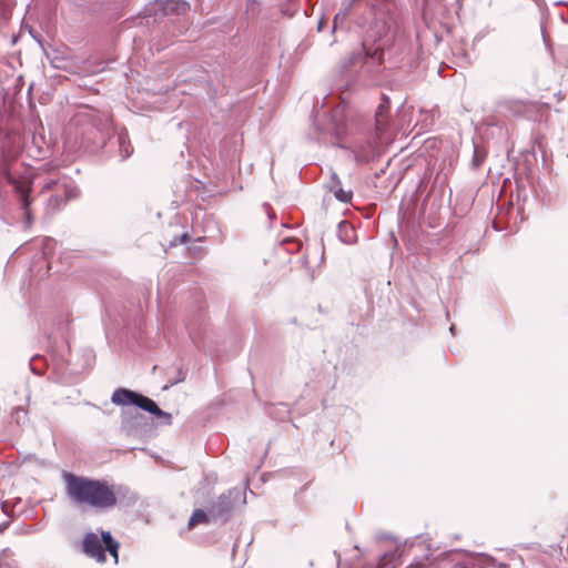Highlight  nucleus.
<instances>
[{"label":"nucleus","instance_id":"nucleus-4","mask_svg":"<svg viewBox=\"0 0 568 568\" xmlns=\"http://www.w3.org/2000/svg\"><path fill=\"white\" fill-rule=\"evenodd\" d=\"M357 2H361V0H344L342 2L341 10L334 16V19H333V24H332L333 32H335L336 29L346 20V18L351 13L353 7ZM362 2L365 3V6L371 10V13H372V20L369 21L368 26L376 18H384L389 23L388 16L394 8L393 0H362Z\"/></svg>","mask_w":568,"mask_h":568},{"label":"nucleus","instance_id":"nucleus-18","mask_svg":"<svg viewBox=\"0 0 568 568\" xmlns=\"http://www.w3.org/2000/svg\"><path fill=\"white\" fill-rule=\"evenodd\" d=\"M334 193V196L337 201L339 202H343V203H348L351 202L352 200V192L351 191H345L342 185L338 186V187H335V190L333 191Z\"/></svg>","mask_w":568,"mask_h":568},{"label":"nucleus","instance_id":"nucleus-5","mask_svg":"<svg viewBox=\"0 0 568 568\" xmlns=\"http://www.w3.org/2000/svg\"><path fill=\"white\" fill-rule=\"evenodd\" d=\"M245 504V491L240 488H232L219 496L217 500L209 508V514L215 520L226 521L237 506Z\"/></svg>","mask_w":568,"mask_h":568},{"label":"nucleus","instance_id":"nucleus-19","mask_svg":"<svg viewBox=\"0 0 568 568\" xmlns=\"http://www.w3.org/2000/svg\"><path fill=\"white\" fill-rule=\"evenodd\" d=\"M486 154L481 152L477 145L474 144V154L471 165L474 169H478L485 161Z\"/></svg>","mask_w":568,"mask_h":568},{"label":"nucleus","instance_id":"nucleus-17","mask_svg":"<svg viewBox=\"0 0 568 568\" xmlns=\"http://www.w3.org/2000/svg\"><path fill=\"white\" fill-rule=\"evenodd\" d=\"M27 410L22 407H14L12 413H11V418L12 420L18 424V425H21V424H24L26 420H27Z\"/></svg>","mask_w":568,"mask_h":568},{"label":"nucleus","instance_id":"nucleus-28","mask_svg":"<svg viewBox=\"0 0 568 568\" xmlns=\"http://www.w3.org/2000/svg\"><path fill=\"white\" fill-rule=\"evenodd\" d=\"M265 209L268 210V205L267 204H264ZM267 215L270 219H273L275 216L274 212L273 211H267Z\"/></svg>","mask_w":568,"mask_h":568},{"label":"nucleus","instance_id":"nucleus-22","mask_svg":"<svg viewBox=\"0 0 568 568\" xmlns=\"http://www.w3.org/2000/svg\"><path fill=\"white\" fill-rule=\"evenodd\" d=\"M260 12V3L257 0H247L246 1V13L255 16Z\"/></svg>","mask_w":568,"mask_h":568},{"label":"nucleus","instance_id":"nucleus-35","mask_svg":"<svg viewBox=\"0 0 568 568\" xmlns=\"http://www.w3.org/2000/svg\"><path fill=\"white\" fill-rule=\"evenodd\" d=\"M180 381H181V379H179V382H180ZM176 383H178V381H176V382H172V383H171V385H175Z\"/></svg>","mask_w":568,"mask_h":568},{"label":"nucleus","instance_id":"nucleus-34","mask_svg":"<svg viewBox=\"0 0 568 568\" xmlns=\"http://www.w3.org/2000/svg\"><path fill=\"white\" fill-rule=\"evenodd\" d=\"M449 331L454 334L455 326H454V325H452V326H450V328H449Z\"/></svg>","mask_w":568,"mask_h":568},{"label":"nucleus","instance_id":"nucleus-20","mask_svg":"<svg viewBox=\"0 0 568 568\" xmlns=\"http://www.w3.org/2000/svg\"><path fill=\"white\" fill-rule=\"evenodd\" d=\"M103 548L114 558V562H118L120 544L115 540L112 544L103 546Z\"/></svg>","mask_w":568,"mask_h":568},{"label":"nucleus","instance_id":"nucleus-29","mask_svg":"<svg viewBox=\"0 0 568 568\" xmlns=\"http://www.w3.org/2000/svg\"><path fill=\"white\" fill-rule=\"evenodd\" d=\"M409 568H424V565L422 562L412 564Z\"/></svg>","mask_w":568,"mask_h":568},{"label":"nucleus","instance_id":"nucleus-26","mask_svg":"<svg viewBox=\"0 0 568 568\" xmlns=\"http://www.w3.org/2000/svg\"><path fill=\"white\" fill-rule=\"evenodd\" d=\"M38 358H39V357H38V356H36V357H33V358L31 359V362H30V367H31V371H32L33 373H36V374H38V375H40V374H41V371H39V369L33 365V362H34L36 359H38Z\"/></svg>","mask_w":568,"mask_h":568},{"label":"nucleus","instance_id":"nucleus-1","mask_svg":"<svg viewBox=\"0 0 568 568\" xmlns=\"http://www.w3.org/2000/svg\"><path fill=\"white\" fill-rule=\"evenodd\" d=\"M392 39L390 24L384 18H376L362 37L361 50L342 59L336 71L343 75L357 63L367 65L371 71L381 70L385 50L389 48Z\"/></svg>","mask_w":568,"mask_h":568},{"label":"nucleus","instance_id":"nucleus-2","mask_svg":"<svg viewBox=\"0 0 568 568\" xmlns=\"http://www.w3.org/2000/svg\"><path fill=\"white\" fill-rule=\"evenodd\" d=\"M62 479L65 485V495L74 505L108 510L118 503L116 491L105 480L69 471H63Z\"/></svg>","mask_w":568,"mask_h":568},{"label":"nucleus","instance_id":"nucleus-32","mask_svg":"<svg viewBox=\"0 0 568 568\" xmlns=\"http://www.w3.org/2000/svg\"><path fill=\"white\" fill-rule=\"evenodd\" d=\"M454 568H467L466 565H456Z\"/></svg>","mask_w":568,"mask_h":568},{"label":"nucleus","instance_id":"nucleus-6","mask_svg":"<svg viewBox=\"0 0 568 568\" xmlns=\"http://www.w3.org/2000/svg\"><path fill=\"white\" fill-rule=\"evenodd\" d=\"M9 181H10V183L13 184L14 190L17 192L18 200L20 202V206L23 210V214H24V227L28 229L31 226V224L33 222L32 213L30 210V204L32 201L30 197V193L32 191L31 184L19 182L12 176H9Z\"/></svg>","mask_w":568,"mask_h":568},{"label":"nucleus","instance_id":"nucleus-16","mask_svg":"<svg viewBox=\"0 0 568 568\" xmlns=\"http://www.w3.org/2000/svg\"><path fill=\"white\" fill-rule=\"evenodd\" d=\"M13 551L10 548H4L0 552V568H11Z\"/></svg>","mask_w":568,"mask_h":568},{"label":"nucleus","instance_id":"nucleus-27","mask_svg":"<svg viewBox=\"0 0 568 568\" xmlns=\"http://www.w3.org/2000/svg\"><path fill=\"white\" fill-rule=\"evenodd\" d=\"M57 184H58V181H55V180H49V181L44 184V189L50 190V189L54 187Z\"/></svg>","mask_w":568,"mask_h":568},{"label":"nucleus","instance_id":"nucleus-7","mask_svg":"<svg viewBox=\"0 0 568 568\" xmlns=\"http://www.w3.org/2000/svg\"><path fill=\"white\" fill-rule=\"evenodd\" d=\"M82 551L84 555L95 559L98 562L103 564L106 561L105 549L103 548L98 535L92 531L84 535L82 540Z\"/></svg>","mask_w":568,"mask_h":568},{"label":"nucleus","instance_id":"nucleus-31","mask_svg":"<svg viewBox=\"0 0 568 568\" xmlns=\"http://www.w3.org/2000/svg\"><path fill=\"white\" fill-rule=\"evenodd\" d=\"M323 23H324V21H323V20H321V21L318 22V27H317V28H318V30H321V29H322Z\"/></svg>","mask_w":568,"mask_h":568},{"label":"nucleus","instance_id":"nucleus-21","mask_svg":"<svg viewBox=\"0 0 568 568\" xmlns=\"http://www.w3.org/2000/svg\"><path fill=\"white\" fill-rule=\"evenodd\" d=\"M341 185H342V182H341V180H339L338 175L336 174V172H332V173H331V179H329V181L327 182L326 187H327L331 192H333V191L335 190V187H338V186H341Z\"/></svg>","mask_w":568,"mask_h":568},{"label":"nucleus","instance_id":"nucleus-3","mask_svg":"<svg viewBox=\"0 0 568 568\" xmlns=\"http://www.w3.org/2000/svg\"><path fill=\"white\" fill-rule=\"evenodd\" d=\"M111 402L116 406H135L162 419L165 425L172 424L170 413L162 410L152 398L135 390L123 387L116 388L111 396Z\"/></svg>","mask_w":568,"mask_h":568},{"label":"nucleus","instance_id":"nucleus-9","mask_svg":"<svg viewBox=\"0 0 568 568\" xmlns=\"http://www.w3.org/2000/svg\"><path fill=\"white\" fill-rule=\"evenodd\" d=\"M155 7L163 14H183L190 9L184 0H155Z\"/></svg>","mask_w":568,"mask_h":568},{"label":"nucleus","instance_id":"nucleus-13","mask_svg":"<svg viewBox=\"0 0 568 568\" xmlns=\"http://www.w3.org/2000/svg\"><path fill=\"white\" fill-rule=\"evenodd\" d=\"M384 102L385 103H382L378 105L376 115H375L376 126H377V130H379V131L384 130V126H385V114L388 109L387 104H389L388 98L384 97Z\"/></svg>","mask_w":568,"mask_h":568},{"label":"nucleus","instance_id":"nucleus-30","mask_svg":"<svg viewBox=\"0 0 568 568\" xmlns=\"http://www.w3.org/2000/svg\"><path fill=\"white\" fill-rule=\"evenodd\" d=\"M187 240H189V235H187V234H183V235H181V240H180V241H181V243H184V242H186Z\"/></svg>","mask_w":568,"mask_h":568},{"label":"nucleus","instance_id":"nucleus-33","mask_svg":"<svg viewBox=\"0 0 568 568\" xmlns=\"http://www.w3.org/2000/svg\"><path fill=\"white\" fill-rule=\"evenodd\" d=\"M7 527V524L0 525V531H3V529Z\"/></svg>","mask_w":568,"mask_h":568},{"label":"nucleus","instance_id":"nucleus-15","mask_svg":"<svg viewBox=\"0 0 568 568\" xmlns=\"http://www.w3.org/2000/svg\"><path fill=\"white\" fill-rule=\"evenodd\" d=\"M144 419V416L141 414H136L133 416L130 420L125 422L124 429L129 435H138L136 427L141 424V422Z\"/></svg>","mask_w":568,"mask_h":568},{"label":"nucleus","instance_id":"nucleus-12","mask_svg":"<svg viewBox=\"0 0 568 568\" xmlns=\"http://www.w3.org/2000/svg\"><path fill=\"white\" fill-rule=\"evenodd\" d=\"M63 191H64V197H60L59 195H55L54 199L57 202H60V203H63L65 204L68 201L70 200H73V199H77L80 194V190L79 187L71 183V182H68V183H64L63 184Z\"/></svg>","mask_w":568,"mask_h":568},{"label":"nucleus","instance_id":"nucleus-24","mask_svg":"<svg viewBox=\"0 0 568 568\" xmlns=\"http://www.w3.org/2000/svg\"><path fill=\"white\" fill-rule=\"evenodd\" d=\"M495 559L488 555H481L480 556V564L484 566H493Z\"/></svg>","mask_w":568,"mask_h":568},{"label":"nucleus","instance_id":"nucleus-11","mask_svg":"<svg viewBox=\"0 0 568 568\" xmlns=\"http://www.w3.org/2000/svg\"><path fill=\"white\" fill-rule=\"evenodd\" d=\"M337 234L342 242L351 244L355 237V231L347 221H341L337 225Z\"/></svg>","mask_w":568,"mask_h":568},{"label":"nucleus","instance_id":"nucleus-8","mask_svg":"<svg viewBox=\"0 0 568 568\" xmlns=\"http://www.w3.org/2000/svg\"><path fill=\"white\" fill-rule=\"evenodd\" d=\"M377 152V146L372 140L357 143L353 149L354 159L358 163L371 162Z\"/></svg>","mask_w":568,"mask_h":568},{"label":"nucleus","instance_id":"nucleus-25","mask_svg":"<svg viewBox=\"0 0 568 568\" xmlns=\"http://www.w3.org/2000/svg\"><path fill=\"white\" fill-rule=\"evenodd\" d=\"M105 144H106V141H105L104 136H101L100 141L94 142V145L92 146L91 151H97L99 149H102L105 146Z\"/></svg>","mask_w":568,"mask_h":568},{"label":"nucleus","instance_id":"nucleus-10","mask_svg":"<svg viewBox=\"0 0 568 568\" xmlns=\"http://www.w3.org/2000/svg\"><path fill=\"white\" fill-rule=\"evenodd\" d=\"M116 144L119 149L120 161H124L133 153V146L131 145L128 132L121 131L116 135Z\"/></svg>","mask_w":568,"mask_h":568},{"label":"nucleus","instance_id":"nucleus-14","mask_svg":"<svg viewBox=\"0 0 568 568\" xmlns=\"http://www.w3.org/2000/svg\"><path fill=\"white\" fill-rule=\"evenodd\" d=\"M210 517L209 510L195 509L189 519V527H193L199 523H209Z\"/></svg>","mask_w":568,"mask_h":568},{"label":"nucleus","instance_id":"nucleus-23","mask_svg":"<svg viewBox=\"0 0 568 568\" xmlns=\"http://www.w3.org/2000/svg\"><path fill=\"white\" fill-rule=\"evenodd\" d=\"M100 540H101V544L103 546H106V545L112 544V542L115 541V539L112 537V535H111V532L109 530H102L101 531Z\"/></svg>","mask_w":568,"mask_h":568}]
</instances>
